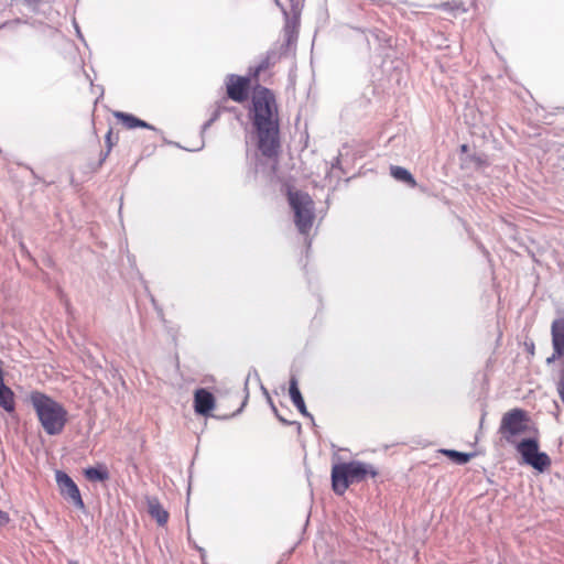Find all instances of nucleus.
Here are the masks:
<instances>
[{"label":"nucleus","instance_id":"1","mask_svg":"<svg viewBox=\"0 0 564 564\" xmlns=\"http://www.w3.org/2000/svg\"><path fill=\"white\" fill-rule=\"evenodd\" d=\"M252 124L258 134V149L267 158H276L280 152V117L272 90L257 86L252 95Z\"/></svg>","mask_w":564,"mask_h":564},{"label":"nucleus","instance_id":"2","mask_svg":"<svg viewBox=\"0 0 564 564\" xmlns=\"http://www.w3.org/2000/svg\"><path fill=\"white\" fill-rule=\"evenodd\" d=\"M30 402L47 435H59L64 431L68 422V412L62 403L41 391H32Z\"/></svg>","mask_w":564,"mask_h":564},{"label":"nucleus","instance_id":"3","mask_svg":"<svg viewBox=\"0 0 564 564\" xmlns=\"http://www.w3.org/2000/svg\"><path fill=\"white\" fill-rule=\"evenodd\" d=\"M378 475V469L371 464L359 460L338 463L332 467V488L341 496L350 485L361 482L367 477L376 478Z\"/></svg>","mask_w":564,"mask_h":564},{"label":"nucleus","instance_id":"4","mask_svg":"<svg viewBox=\"0 0 564 564\" xmlns=\"http://www.w3.org/2000/svg\"><path fill=\"white\" fill-rule=\"evenodd\" d=\"M289 203L294 210V221L299 231L307 235L314 221V203L306 193L295 191L289 192Z\"/></svg>","mask_w":564,"mask_h":564},{"label":"nucleus","instance_id":"5","mask_svg":"<svg viewBox=\"0 0 564 564\" xmlns=\"http://www.w3.org/2000/svg\"><path fill=\"white\" fill-rule=\"evenodd\" d=\"M533 432L535 436L523 438L521 442L517 443L516 448L521 455L523 463L530 465L535 470L543 473L551 467L552 460L546 453L539 451V431L538 429H533Z\"/></svg>","mask_w":564,"mask_h":564},{"label":"nucleus","instance_id":"6","mask_svg":"<svg viewBox=\"0 0 564 564\" xmlns=\"http://www.w3.org/2000/svg\"><path fill=\"white\" fill-rule=\"evenodd\" d=\"M530 417L527 411L516 408L502 415L499 433L508 443L513 444L514 438L528 431Z\"/></svg>","mask_w":564,"mask_h":564},{"label":"nucleus","instance_id":"7","mask_svg":"<svg viewBox=\"0 0 564 564\" xmlns=\"http://www.w3.org/2000/svg\"><path fill=\"white\" fill-rule=\"evenodd\" d=\"M225 86L228 99L238 104H243L249 98L251 78L230 74L226 77Z\"/></svg>","mask_w":564,"mask_h":564},{"label":"nucleus","instance_id":"8","mask_svg":"<svg viewBox=\"0 0 564 564\" xmlns=\"http://www.w3.org/2000/svg\"><path fill=\"white\" fill-rule=\"evenodd\" d=\"M55 478L61 495L69 499L78 509H84L85 503L74 480L66 473L61 470L56 471Z\"/></svg>","mask_w":564,"mask_h":564},{"label":"nucleus","instance_id":"9","mask_svg":"<svg viewBox=\"0 0 564 564\" xmlns=\"http://www.w3.org/2000/svg\"><path fill=\"white\" fill-rule=\"evenodd\" d=\"M553 355L546 359L547 364L556 358L564 357V317L553 321L551 326Z\"/></svg>","mask_w":564,"mask_h":564},{"label":"nucleus","instance_id":"10","mask_svg":"<svg viewBox=\"0 0 564 564\" xmlns=\"http://www.w3.org/2000/svg\"><path fill=\"white\" fill-rule=\"evenodd\" d=\"M216 406V399L212 392L204 388H199L194 392V410L203 416L210 415Z\"/></svg>","mask_w":564,"mask_h":564},{"label":"nucleus","instance_id":"11","mask_svg":"<svg viewBox=\"0 0 564 564\" xmlns=\"http://www.w3.org/2000/svg\"><path fill=\"white\" fill-rule=\"evenodd\" d=\"M112 115L126 129L145 128L156 131V129L153 126L137 118L131 113H127L123 111H113Z\"/></svg>","mask_w":564,"mask_h":564},{"label":"nucleus","instance_id":"12","mask_svg":"<svg viewBox=\"0 0 564 564\" xmlns=\"http://www.w3.org/2000/svg\"><path fill=\"white\" fill-rule=\"evenodd\" d=\"M148 512L149 514L155 519L159 525L163 527L169 521V512L163 508L161 502L155 497H150L147 499Z\"/></svg>","mask_w":564,"mask_h":564},{"label":"nucleus","instance_id":"13","mask_svg":"<svg viewBox=\"0 0 564 564\" xmlns=\"http://www.w3.org/2000/svg\"><path fill=\"white\" fill-rule=\"evenodd\" d=\"M289 392H290V397H291L293 404L300 411V413L303 414L304 416L311 417L312 415L308 413V411L306 409L304 399H303V397L299 390V387H297V380L294 377L291 378V380H290Z\"/></svg>","mask_w":564,"mask_h":564},{"label":"nucleus","instance_id":"14","mask_svg":"<svg viewBox=\"0 0 564 564\" xmlns=\"http://www.w3.org/2000/svg\"><path fill=\"white\" fill-rule=\"evenodd\" d=\"M390 174L397 181L403 182V183L408 184L411 187H415L416 186L415 178L412 176V174L406 169H404L402 166H398V165L390 166Z\"/></svg>","mask_w":564,"mask_h":564},{"label":"nucleus","instance_id":"15","mask_svg":"<svg viewBox=\"0 0 564 564\" xmlns=\"http://www.w3.org/2000/svg\"><path fill=\"white\" fill-rule=\"evenodd\" d=\"M118 142H119V133L115 132L113 129L110 128L105 135L106 150L100 155V159H99L100 164H102L107 160V158L109 156L113 147L117 145Z\"/></svg>","mask_w":564,"mask_h":564},{"label":"nucleus","instance_id":"16","mask_svg":"<svg viewBox=\"0 0 564 564\" xmlns=\"http://www.w3.org/2000/svg\"><path fill=\"white\" fill-rule=\"evenodd\" d=\"M85 476L90 481H105L109 478V473L105 466L89 467L85 469Z\"/></svg>","mask_w":564,"mask_h":564},{"label":"nucleus","instance_id":"17","mask_svg":"<svg viewBox=\"0 0 564 564\" xmlns=\"http://www.w3.org/2000/svg\"><path fill=\"white\" fill-rule=\"evenodd\" d=\"M440 452L458 465L467 464L474 456V454L462 453L454 449H441Z\"/></svg>","mask_w":564,"mask_h":564},{"label":"nucleus","instance_id":"18","mask_svg":"<svg viewBox=\"0 0 564 564\" xmlns=\"http://www.w3.org/2000/svg\"><path fill=\"white\" fill-rule=\"evenodd\" d=\"M275 54L269 53L262 61L259 63V65L254 68L252 73V77L257 78L259 74L265 69H268L271 65L274 64Z\"/></svg>","mask_w":564,"mask_h":564},{"label":"nucleus","instance_id":"19","mask_svg":"<svg viewBox=\"0 0 564 564\" xmlns=\"http://www.w3.org/2000/svg\"><path fill=\"white\" fill-rule=\"evenodd\" d=\"M10 522V517L7 512L0 510V527H4Z\"/></svg>","mask_w":564,"mask_h":564},{"label":"nucleus","instance_id":"20","mask_svg":"<svg viewBox=\"0 0 564 564\" xmlns=\"http://www.w3.org/2000/svg\"><path fill=\"white\" fill-rule=\"evenodd\" d=\"M460 150H462V152H467V150H468V145H467V144H463V145L460 147Z\"/></svg>","mask_w":564,"mask_h":564},{"label":"nucleus","instance_id":"21","mask_svg":"<svg viewBox=\"0 0 564 564\" xmlns=\"http://www.w3.org/2000/svg\"><path fill=\"white\" fill-rule=\"evenodd\" d=\"M219 113H220V111H219V110H217V111L215 112V116H214V118H213V119H216V118L219 116Z\"/></svg>","mask_w":564,"mask_h":564},{"label":"nucleus","instance_id":"22","mask_svg":"<svg viewBox=\"0 0 564 564\" xmlns=\"http://www.w3.org/2000/svg\"><path fill=\"white\" fill-rule=\"evenodd\" d=\"M68 564H78L76 561H70Z\"/></svg>","mask_w":564,"mask_h":564},{"label":"nucleus","instance_id":"23","mask_svg":"<svg viewBox=\"0 0 564 564\" xmlns=\"http://www.w3.org/2000/svg\"><path fill=\"white\" fill-rule=\"evenodd\" d=\"M274 2H275L278 6L280 4V3H279V0H274Z\"/></svg>","mask_w":564,"mask_h":564},{"label":"nucleus","instance_id":"24","mask_svg":"<svg viewBox=\"0 0 564 564\" xmlns=\"http://www.w3.org/2000/svg\"><path fill=\"white\" fill-rule=\"evenodd\" d=\"M4 25H6V23H4V24H2V25H0V29H1V28H3Z\"/></svg>","mask_w":564,"mask_h":564}]
</instances>
